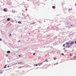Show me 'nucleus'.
Returning a JSON list of instances; mask_svg holds the SVG:
<instances>
[{"instance_id":"obj_6","label":"nucleus","mask_w":76,"mask_h":76,"mask_svg":"<svg viewBox=\"0 0 76 76\" xmlns=\"http://www.w3.org/2000/svg\"><path fill=\"white\" fill-rule=\"evenodd\" d=\"M7 66V65H5V66H4V68H6V66Z\"/></svg>"},{"instance_id":"obj_10","label":"nucleus","mask_w":76,"mask_h":76,"mask_svg":"<svg viewBox=\"0 0 76 76\" xmlns=\"http://www.w3.org/2000/svg\"><path fill=\"white\" fill-rule=\"evenodd\" d=\"M56 57H55L54 58V60H56Z\"/></svg>"},{"instance_id":"obj_7","label":"nucleus","mask_w":76,"mask_h":76,"mask_svg":"<svg viewBox=\"0 0 76 76\" xmlns=\"http://www.w3.org/2000/svg\"><path fill=\"white\" fill-rule=\"evenodd\" d=\"M45 61H46V62H48V61L47 59H46Z\"/></svg>"},{"instance_id":"obj_2","label":"nucleus","mask_w":76,"mask_h":76,"mask_svg":"<svg viewBox=\"0 0 76 76\" xmlns=\"http://www.w3.org/2000/svg\"><path fill=\"white\" fill-rule=\"evenodd\" d=\"M22 62H19L18 63V64H22Z\"/></svg>"},{"instance_id":"obj_9","label":"nucleus","mask_w":76,"mask_h":76,"mask_svg":"<svg viewBox=\"0 0 76 76\" xmlns=\"http://www.w3.org/2000/svg\"><path fill=\"white\" fill-rule=\"evenodd\" d=\"M10 18H8V19H7V20L9 21V20H10Z\"/></svg>"},{"instance_id":"obj_12","label":"nucleus","mask_w":76,"mask_h":76,"mask_svg":"<svg viewBox=\"0 0 76 76\" xmlns=\"http://www.w3.org/2000/svg\"><path fill=\"white\" fill-rule=\"evenodd\" d=\"M55 64H56V65L58 64V63H56V64H54V66H55Z\"/></svg>"},{"instance_id":"obj_13","label":"nucleus","mask_w":76,"mask_h":76,"mask_svg":"<svg viewBox=\"0 0 76 76\" xmlns=\"http://www.w3.org/2000/svg\"><path fill=\"white\" fill-rule=\"evenodd\" d=\"M32 24H35L34 23H32L30 24V25H32Z\"/></svg>"},{"instance_id":"obj_8","label":"nucleus","mask_w":76,"mask_h":76,"mask_svg":"<svg viewBox=\"0 0 76 76\" xmlns=\"http://www.w3.org/2000/svg\"><path fill=\"white\" fill-rule=\"evenodd\" d=\"M69 56H72V53H70Z\"/></svg>"},{"instance_id":"obj_23","label":"nucleus","mask_w":76,"mask_h":76,"mask_svg":"<svg viewBox=\"0 0 76 76\" xmlns=\"http://www.w3.org/2000/svg\"><path fill=\"white\" fill-rule=\"evenodd\" d=\"M11 34H10V36H11Z\"/></svg>"},{"instance_id":"obj_33","label":"nucleus","mask_w":76,"mask_h":76,"mask_svg":"<svg viewBox=\"0 0 76 76\" xmlns=\"http://www.w3.org/2000/svg\"><path fill=\"white\" fill-rule=\"evenodd\" d=\"M71 26H72V25H71Z\"/></svg>"},{"instance_id":"obj_29","label":"nucleus","mask_w":76,"mask_h":76,"mask_svg":"<svg viewBox=\"0 0 76 76\" xmlns=\"http://www.w3.org/2000/svg\"><path fill=\"white\" fill-rule=\"evenodd\" d=\"M31 33H28V34H30Z\"/></svg>"},{"instance_id":"obj_3","label":"nucleus","mask_w":76,"mask_h":76,"mask_svg":"<svg viewBox=\"0 0 76 76\" xmlns=\"http://www.w3.org/2000/svg\"><path fill=\"white\" fill-rule=\"evenodd\" d=\"M18 23H19V24H21L22 23L20 21H18Z\"/></svg>"},{"instance_id":"obj_35","label":"nucleus","mask_w":76,"mask_h":76,"mask_svg":"<svg viewBox=\"0 0 76 76\" xmlns=\"http://www.w3.org/2000/svg\"><path fill=\"white\" fill-rule=\"evenodd\" d=\"M44 62H45V61H44Z\"/></svg>"},{"instance_id":"obj_5","label":"nucleus","mask_w":76,"mask_h":76,"mask_svg":"<svg viewBox=\"0 0 76 76\" xmlns=\"http://www.w3.org/2000/svg\"><path fill=\"white\" fill-rule=\"evenodd\" d=\"M7 53H10V51H7Z\"/></svg>"},{"instance_id":"obj_30","label":"nucleus","mask_w":76,"mask_h":76,"mask_svg":"<svg viewBox=\"0 0 76 76\" xmlns=\"http://www.w3.org/2000/svg\"><path fill=\"white\" fill-rule=\"evenodd\" d=\"M75 6H76V4H75Z\"/></svg>"},{"instance_id":"obj_15","label":"nucleus","mask_w":76,"mask_h":76,"mask_svg":"<svg viewBox=\"0 0 76 76\" xmlns=\"http://www.w3.org/2000/svg\"><path fill=\"white\" fill-rule=\"evenodd\" d=\"M35 53H33V56H35Z\"/></svg>"},{"instance_id":"obj_18","label":"nucleus","mask_w":76,"mask_h":76,"mask_svg":"<svg viewBox=\"0 0 76 76\" xmlns=\"http://www.w3.org/2000/svg\"><path fill=\"white\" fill-rule=\"evenodd\" d=\"M39 23H41V22L40 21H39Z\"/></svg>"},{"instance_id":"obj_14","label":"nucleus","mask_w":76,"mask_h":76,"mask_svg":"<svg viewBox=\"0 0 76 76\" xmlns=\"http://www.w3.org/2000/svg\"><path fill=\"white\" fill-rule=\"evenodd\" d=\"M66 44H67V45L68 44H69V42H66Z\"/></svg>"},{"instance_id":"obj_4","label":"nucleus","mask_w":76,"mask_h":76,"mask_svg":"<svg viewBox=\"0 0 76 76\" xmlns=\"http://www.w3.org/2000/svg\"><path fill=\"white\" fill-rule=\"evenodd\" d=\"M3 10L4 11V12H6L7 11V10H6V9H4Z\"/></svg>"},{"instance_id":"obj_25","label":"nucleus","mask_w":76,"mask_h":76,"mask_svg":"<svg viewBox=\"0 0 76 76\" xmlns=\"http://www.w3.org/2000/svg\"><path fill=\"white\" fill-rule=\"evenodd\" d=\"M6 56H7V57L8 56V55H7Z\"/></svg>"},{"instance_id":"obj_24","label":"nucleus","mask_w":76,"mask_h":76,"mask_svg":"<svg viewBox=\"0 0 76 76\" xmlns=\"http://www.w3.org/2000/svg\"><path fill=\"white\" fill-rule=\"evenodd\" d=\"M65 45V44H64L63 45V46Z\"/></svg>"},{"instance_id":"obj_22","label":"nucleus","mask_w":76,"mask_h":76,"mask_svg":"<svg viewBox=\"0 0 76 76\" xmlns=\"http://www.w3.org/2000/svg\"><path fill=\"white\" fill-rule=\"evenodd\" d=\"M35 66H38V65L37 64H36Z\"/></svg>"},{"instance_id":"obj_1","label":"nucleus","mask_w":76,"mask_h":76,"mask_svg":"<svg viewBox=\"0 0 76 76\" xmlns=\"http://www.w3.org/2000/svg\"><path fill=\"white\" fill-rule=\"evenodd\" d=\"M73 43H74V42H72L69 43L71 45H72Z\"/></svg>"},{"instance_id":"obj_19","label":"nucleus","mask_w":76,"mask_h":76,"mask_svg":"<svg viewBox=\"0 0 76 76\" xmlns=\"http://www.w3.org/2000/svg\"><path fill=\"white\" fill-rule=\"evenodd\" d=\"M18 56H19V57H20V56H21L20 55H19Z\"/></svg>"},{"instance_id":"obj_21","label":"nucleus","mask_w":76,"mask_h":76,"mask_svg":"<svg viewBox=\"0 0 76 76\" xmlns=\"http://www.w3.org/2000/svg\"><path fill=\"white\" fill-rule=\"evenodd\" d=\"M38 65H39V66H40V64H38Z\"/></svg>"},{"instance_id":"obj_27","label":"nucleus","mask_w":76,"mask_h":76,"mask_svg":"<svg viewBox=\"0 0 76 76\" xmlns=\"http://www.w3.org/2000/svg\"><path fill=\"white\" fill-rule=\"evenodd\" d=\"M18 42H20V40H19V41H18Z\"/></svg>"},{"instance_id":"obj_34","label":"nucleus","mask_w":76,"mask_h":76,"mask_svg":"<svg viewBox=\"0 0 76 76\" xmlns=\"http://www.w3.org/2000/svg\"><path fill=\"white\" fill-rule=\"evenodd\" d=\"M38 32H39V31H38Z\"/></svg>"},{"instance_id":"obj_36","label":"nucleus","mask_w":76,"mask_h":76,"mask_svg":"<svg viewBox=\"0 0 76 76\" xmlns=\"http://www.w3.org/2000/svg\"><path fill=\"white\" fill-rule=\"evenodd\" d=\"M28 1H29V0H27Z\"/></svg>"},{"instance_id":"obj_26","label":"nucleus","mask_w":76,"mask_h":76,"mask_svg":"<svg viewBox=\"0 0 76 76\" xmlns=\"http://www.w3.org/2000/svg\"><path fill=\"white\" fill-rule=\"evenodd\" d=\"M42 64V63H40V65H41V64Z\"/></svg>"},{"instance_id":"obj_28","label":"nucleus","mask_w":76,"mask_h":76,"mask_svg":"<svg viewBox=\"0 0 76 76\" xmlns=\"http://www.w3.org/2000/svg\"><path fill=\"white\" fill-rule=\"evenodd\" d=\"M75 44H76V42H75Z\"/></svg>"},{"instance_id":"obj_20","label":"nucleus","mask_w":76,"mask_h":76,"mask_svg":"<svg viewBox=\"0 0 76 76\" xmlns=\"http://www.w3.org/2000/svg\"><path fill=\"white\" fill-rule=\"evenodd\" d=\"M1 39H0V41H1Z\"/></svg>"},{"instance_id":"obj_16","label":"nucleus","mask_w":76,"mask_h":76,"mask_svg":"<svg viewBox=\"0 0 76 76\" xmlns=\"http://www.w3.org/2000/svg\"><path fill=\"white\" fill-rule=\"evenodd\" d=\"M61 55H62V56H64V53H62Z\"/></svg>"},{"instance_id":"obj_32","label":"nucleus","mask_w":76,"mask_h":76,"mask_svg":"<svg viewBox=\"0 0 76 76\" xmlns=\"http://www.w3.org/2000/svg\"><path fill=\"white\" fill-rule=\"evenodd\" d=\"M8 67H9V65L8 66Z\"/></svg>"},{"instance_id":"obj_31","label":"nucleus","mask_w":76,"mask_h":76,"mask_svg":"<svg viewBox=\"0 0 76 76\" xmlns=\"http://www.w3.org/2000/svg\"><path fill=\"white\" fill-rule=\"evenodd\" d=\"M64 50H65V48H64Z\"/></svg>"},{"instance_id":"obj_17","label":"nucleus","mask_w":76,"mask_h":76,"mask_svg":"<svg viewBox=\"0 0 76 76\" xmlns=\"http://www.w3.org/2000/svg\"><path fill=\"white\" fill-rule=\"evenodd\" d=\"M26 11H27V10H28V9H26Z\"/></svg>"},{"instance_id":"obj_11","label":"nucleus","mask_w":76,"mask_h":76,"mask_svg":"<svg viewBox=\"0 0 76 76\" xmlns=\"http://www.w3.org/2000/svg\"><path fill=\"white\" fill-rule=\"evenodd\" d=\"M52 8L53 9H54V8H55V6H53L52 7Z\"/></svg>"}]
</instances>
